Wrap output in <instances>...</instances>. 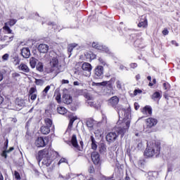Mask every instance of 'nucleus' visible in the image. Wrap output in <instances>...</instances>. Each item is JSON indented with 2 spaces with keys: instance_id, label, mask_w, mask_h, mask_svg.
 I'll return each mask as SVG.
<instances>
[{
  "instance_id": "obj_1",
  "label": "nucleus",
  "mask_w": 180,
  "mask_h": 180,
  "mask_svg": "<svg viewBox=\"0 0 180 180\" xmlns=\"http://www.w3.org/2000/svg\"><path fill=\"white\" fill-rule=\"evenodd\" d=\"M160 154H161V143L160 142H155L150 146H147L144 152V155L148 158H151L153 157L158 158Z\"/></svg>"
},
{
  "instance_id": "obj_2",
  "label": "nucleus",
  "mask_w": 180,
  "mask_h": 180,
  "mask_svg": "<svg viewBox=\"0 0 180 180\" xmlns=\"http://www.w3.org/2000/svg\"><path fill=\"white\" fill-rule=\"evenodd\" d=\"M45 125H43L40 128V131L42 134L47 135L50 133V127L53 126V120L50 118L44 119Z\"/></svg>"
},
{
  "instance_id": "obj_3",
  "label": "nucleus",
  "mask_w": 180,
  "mask_h": 180,
  "mask_svg": "<svg viewBox=\"0 0 180 180\" xmlns=\"http://www.w3.org/2000/svg\"><path fill=\"white\" fill-rule=\"evenodd\" d=\"M130 120H127V122H122L121 123V126L119 127L117 130V134L121 135V139H123L124 136V134H126V131L129 130V128L130 127Z\"/></svg>"
},
{
  "instance_id": "obj_4",
  "label": "nucleus",
  "mask_w": 180,
  "mask_h": 180,
  "mask_svg": "<svg viewBox=\"0 0 180 180\" xmlns=\"http://www.w3.org/2000/svg\"><path fill=\"white\" fill-rule=\"evenodd\" d=\"M94 79H102L103 78V66L98 65L95 68L94 72Z\"/></svg>"
},
{
  "instance_id": "obj_5",
  "label": "nucleus",
  "mask_w": 180,
  "mask_h": 180,
  "mask_svg": "<svg viewBox=\"0 0 180 180\" xmlns=\"http://www.w3.org/2000/svg\"><path fill=\"white\" fill-rule=\"evenodd\" d=\"M91 158L93 164L97 167H101V155L96 151H94L91 154Z\"/></svg>"
},
{
  "instance_id": "obj_6",
  "label": "nucleus",
  "mask_w": 180,
  "mask_h": 180,
  "mask_svg": "<svg viewBox=\"0 0 180 180\" xmlns=\"http://www.w3.org/2000/svg\"><path fill=\"white\" fill-rule=\"evenodd\" d=\"M49 144V138L48 137H38L35 141V146L39 148L42 147H46Z\"/></svg>"
},
{
  "instance_id": "obj_7",
  "label": "nucleus",
  "mask_w": 180,
  "mask_h": 180,
  "mask_svg": "<svg viewBox=\"0 0 180 180\" xmlns=\"http://www.w3.org/2000/svg\"><path fill=\"white\" fill-rule=\"evenodd\" d=\"M120 99L117 96H114L111 97L110 99L108 101V103L109 106H111L114 109H117V105H119Z\"/></svg>"
},
{
  "instance_id": "obj_8",
  "label": "nucleus",
  "mask_w": 180,
  "mask_h": 180,
  "mask_svg": "<svg viewBox=\"0 0 180 180\" xmlns=\"http://www.w3.org/2000/svg\"><path fill=\"white\" fill-rule=\"evenodd\" d=\"M158 123V120L154 117H148L146 120V124L147 129H153V127H155Z\"/></svg>"
},
{
  "instance_id": "obj_9",
  "label": "nucleus",
  "mask_w": 180,
  "mask_h": 180,
  "mask_svg": "<svg viewBox=\"0 0 180 180\" xmlns=\"http://www.w3.org/2000/svg\"><path fill=\"white\" fill-rule=\"evenodd\" d=\"M118 135L116 132H110L105 136V140L108 143H115L117 139Z\"/></svg>"
},
{
  "instance_id": "obj_10",
  "label": "nucleus",
  "mask_w": 180,
  "mask_h": 180,
  "mask_svg": "<svg viewBox=\"0 0 180 180\" xmlns=\"http://www.w3.org/2000/svg\"><path fill=\"white\" fill-rule=\"evenodd\" d=\"M93 49H96V50H100V51H105V53H109V49L108 47L101 45L98 42H93L91 44Z\"/></svg>"
},
{
  "instance_id": "obj_11",
  "label": "nucleus",
  "mask_w": 180,
  "mask_h": 180,
  "mask_svg": "<svg viewBox=\"0 0 180 180\" xmlns=\"http://www.w3.org/2000/svg\"><path fill=\"white\" fill-rule=\"evenodd\" d=\"M31 101H36L37 98V89L36 87H31L28 92Z\"/></svg>"
},
{
  "instance_id": "obj_12",
  "label": "nucleus",
  "mask_w": 180,
  "mask_h": 180,
  "mask_svg": "<svg viewBox=\"0 0 180 180\" xmlns=\"http://www.w3.org/2000/svg\"><path fill=\"white\" fill-rule=\"evenodd\" d=\"M62 101L65 105H71L72 103V96L70 94H64L62 96Z\"/></svg>"
},
{
  "instance_id": "obj_13",
  "label": "nucleus",
  "mask_w": 180,
  "mask_h": 180,
  "mask_svg": "<svg viewBox=\"0 0 180 180\" xmlns=\"http://www.w3.org/2000/svg\"><path fill=\"white\" fill-rule=\"evenodd\" d=\"M134 47H136V49H139L140 50L144 49L146 47L144 46V41H143V38L137 39L134 42Z\"/></svg>"
},
{
  "instance_id": "obj_14",
  "label": "nucleus",
  "mask_w": 180,
  "mask_h": 180,
  "mask_svg": "<svg viewBox=\"0 0 180 180\" xmlns=\"http://www.w3.org/2000/svg\"><path fill=\"white\" fill-rule=\"evenodd\" d=\"M71 144L75 148L77 149V151H81V147H79V145H78V141L77 140V135L73 134L72 136Z\"/></svg>"
},
{
  "instance_id": "obj_15",
  "label": "nucleus",
  "mask_w": 180,
  "mask_h": 180,
  "mask_svg": "<svg viewBox=\"0 0 180 180\" xmlns=\"http://www.w3.org/2000/svg\"><path fill=\"white\" fill-rule=\"evenodd\" d=\"M20 51V54L23 58H29L30 57V49L29 48L24 47Z\"/></svg>"
},
{
  "instance_id": "obj_16",
  "label": "nucleus",
  "mask_w": 180,
  "mask_h": 180,
  "mask_svg": "<svg viewBox=\"0 0 180 180\" xmlns=\"http://www.w3.org/2000/svg\"><path fill=\"white\" fill-rule=\"evenodd\" d=\"M143 115H148V116H151L153 115V108L150 105H146L141 110Z\"/></svg>"
},
{
  "instance_id": "obj_17",
  "label": "nucleus",
  "mask_w": 180,
  "mask_h": 180,
  "mask_svg": "<svg viewBox=\"0 0 180 180\" xmlns=\"http://www.w3.org/2000/svg\"><path fill=\"white\" fill-rule=\"evenodd\" d=\"M84 57H86V60H89V61H92V60H95L96 58V54L89 51L84 53Z\"/></svg>"
},
{
  "instance_id": "obj_18",
  "label": "nucleus",
  "mask_w": 180,
  "mask_h": 180,
  "mask_svg": "<svg viewBox=\"0 0 180 180\" xmlns=\"http://www.w3.org/2000/svg\"><path fill=\"white\" fill-rule=\"evenodd\" d=\"M38 51H39V53H47V51H49V45L46 44H40L38 46Z\"/></svg>"
},
{
  "instance_id": "obj_19",
  "label": "nucleus",
  "mask_w": 180,
  "mask_h": 180,
  "mask_svg": "<svg viewBox=\"0 0 180 180\" xmlns=\"http://www.w3.org/2000/svg\"><path fill=\"white\" fill-rule=\"evenodd\" d=\"M82 69L83 71H86L87 72H91L92 71V65L89 63L84 62L82 65Z\"/></svg>"
},
{
  "instance_id": "obj_20",
  "label": "nucleus",
  "mask_w": 180,
  "mask_h": 180,
  "mask_svg": "<svg viewBox=\"0 0 180 180\" xmlns=\"http://www.w3.org/2000/svg\"><path fill=\"white\" fill-rule=\"evenodd\" d=\"M51 162H53V158L49 156L44 158L42 161V164L45 165V167H50Z\"/></svg>"
},
{
  "instance_id": "obj_21",
  "label": "nucleus",
  "mask_w": 180,
  "mask_h": 180,
  "mask_svg": "<svg viewBox=\"0 0 180 180\" xmlns=\"http://www.w3.org/2000/svg\"><path fill=\"white\" fill-rule=\"evenodd\" d=\"M148 26V21L147 20V18L145 17L143 19H141V21L138 24V27H143L146 29Z\"/></svg>"
},
{
  "instance_id": "obj_22",
  "label": "nucleus",
  "mask_w": 180,
  "mask_h": 180,
  "mask_svg": "<svg viewBox=\"0 0 180 180\" xmlns=\"http://www.w3.org/2000/svg\"><path fill=\"white\" fill-rule=\"evenodd\" d=\"M18 69L20 71H23V72H26V73L30 72V68H29V66H27L25 63H20V65L18 66Z\"/></svg>"
},
{
  "instance_id": "obj_23",
  "label": "nucleus",
  "mask_w": 180,
  "mask_h": 180,
  "mask_svg": "<svg viewBox=\"0 0 180 180\" xmlns=\"http://www.w3.org/2000/svg\"><path fill=\"white\" fill-rule=\"evenodd\" d=\"M161 98H162V95L161 93H160V91H155L151 96V99H153V101H160Z\"/></svg>"
},
{
  "instance_id": "obj_24",
  "label": "nucleus",
  "mask_w": 180,
  "mask_h": 180,
  "mask_svg": "<svg viewBox=\"0 0 180 180\" xmlns=\"http://www.w3.org/2000/svg\"><path fill=\"white\" fill-rule=\"evenodd\" d=\"M50 65L53 68L58 67V57L54 56L53 58H52V59L50 61Z\"/></svg>"
},
{
  "instance_id": "obj_25",
  "label": "nucleus",
  "mask_w": 180,
  "mask_h": 180,
  "mask_svg": "<svg viewBox=\"0 0 180 180\" xmlns=\"http://www.w3.org/2000/svg\"><path fill=\"white\" fill-rule=\"evenodd\" d=\"M44 154H46V150L43 149L38 152L37 155V160L38 162H40L43 158H44Z\"/></svg>"
},
{
  "instance_id": "obj_26",
  "label": "nucleus",
  "mask_w": 180,
  "mask_h": 180,
  "mask_svg": "<svg viewBox=\"0 0 180 180\" xmlns=\"http://www.w3.org/2000/svg\"><path fill=\"white\" fill-rule=\"evenodd\" d=\"M86 126L90 128L94 127V126H95V120H94L93 118L86 119Z\"/></svg>"
},
{
  "instance_id": "obj_27",
  "label": "nucleus",
  "mask_w": 180,
  "mask_h": 180,
  "mask_svg": "<svg viewBox=\"0 0 180 180\" xmlns=\"http://www.w3.org/2000/svg\"><path fill=\"white\" fill-rule=\"evenodd\" d=\"M90 140L91 141V149L96 151L98 149V144L96 143V141L95 140L94 136H90Z\"/></svg>"
},
{
  "instance_id": "obj_28",
  "label": "nucleus",
  "mask_w": 180,
  "mask_h": 180,
  "mask_svg": "<svg viewBox=\"0 0 180 180\" xmlns=\"http://www.w3.org/2000/svg\"><path fill=\"white\" fill-rule=\"evenodd\" d=\"M108 82H100V83H95V82H93V85H101V86H106V85L108 86V87L110 89H113V86L112 85V83H110L108 84Z\"/></svg>"
},
{
  "instance_id": "obj_29",
  "label": "nucleus",
  "mask_w": 180,
  "mask_h": 180,
  "mask_svg": "<svg viewBox=\"0 0 180 180\" xmlns=\"http://www.w3.org/2000/svg\"><path fill=\"white\" fill-rule=\"evenodd\" d=\"M57 112L59 113V115H65L68 110L65 109V108L60 106L57 108Z\"/></svg>"
},
{
  "instance_id": "obj_30",
  "label": "nucleus",
  "mask_w": 180,
  "mask_h": 180,
  "mask_svg": "<svg viewBox=\"0 0 180 180\" xmlns=\"http://www.w3.org/2000/svg\"><path fill=\"white\" fill-rule=\"evenodd\" d=\"M98 148L100 154H105L106 153V145L105 143H101Z\"/></svg>"
},
{
  "instance_id": "obj_31",
  "label": "nucleus",
  "mask_w": 180,
  "mask_h": 180,
  "mask_svg": "<svg viewBox=\"0 0 180 180\" xmlns=\"http://www.w3.org/2000/svg\"><path fill=\"white\" fill-rule=\"evenodd\" d=\"M36 68L39 72H43V71H44V66L43 65V63L39 62L36 65Z\"/></svg>"
},
{
  "instance_id": "obj_32",
  "label": "nucleus",
  "mask_w": 180,
  "mask_h": 180,
  "mask_svg": "<svg viewBox=\"0 0 180 180\" xmlns=\"http://www.w3.org/2000/svg\"><path fill=\"white\" fill-rule=\"evenodd\" d=\"M36 64H37V59L34 57L31 58L30 59V65L31 68H35Z\"/></svg>"
},
{
  "instance_id": "obj_33",
  "label": "nucleus",
  "mask_w": 180,
  "mask_h": 180,
  "mask_svg": "<svg viewBox=\"0 0 180 180\" xmlns=\"http://www.w3.org/2000/svg\"><path fill=\"white\" fill-rule=\"evenodd\" d=\"M16 22H18V20L16 19H10L7 22H5V24L7 25V26H11V27H12V26H15V25H16Z\"/></svg>"
},
{
  "instance_id": "obj_34",
  "label": "nucleus",
  "mask_w": 180,
  "mask_h": 180,
  "mask_svg": "<svg viewBox=\"0 0 180 180\" xmlns=\"http://www.w3.org/2000/svg\"><path fill=\"white\" fill-rule=\"evenodd\" d=\"M147 79H148V81H150V82L148 84V86H150V88L152 86H154V85H155V84H157V79H153V82H151V76H148Z\"/></svg>"
},
{
  "instance_id": "obj_35",
  "label": "nucleus",
  "mask_w": 180,
  "mask_h": 180,
  "mask_svg": "<svg viewBox=\"0 0 180 180\" xmlns=\"http://www.w3.org/2000/svg\"><path fill=\"white\" fill-rule=\"evenodd\" d=\"M3 30H4L8 34H12V30H11V27H9L6 24H4Z\"/></svg>"
},
{
  "instance_id": "obj_36",
  "label": "nucleus",
  "mask_w": 180,
  "mask_h": 180,
  "mask_svg": "<svg viewBox=\"0 0 180 180\" xmlns=\"http://www.w3.org/2000/svg\"><path fill=\"white\" fill-rule=\"evenodd\" d=\"M50 86H46L45 89L42 91V96H44V98H46V96H47V94L49 91H50Z\"/></svg>"
},
{
  "instance_id": "obj_37",
  "label": "nucleus",
  "mask_w": 180,
  "mask_h": 180,
  "mask_svg": "<svg viewBox=\"0 0 180 180\" xmlns=\"http://www.w3.org/2000/svg\"><path fill=\"white\" fill-rule=\"evenodd\" d=\"M77 46V44H71L68 46V53H72V50H74V49H75V47Z\"/></svg>"
},
{
  "instance_id": "obj_38",
  "label": "nucleus",
  "mask_w": 180,
  "mask_h": 180,
  "mask_svg": "<svg viewBox=\"0 0 180 180\" xmlns=\"http://www.w3.org/2000/svg\"><path fill=\"white\" fill-rule=\"evenodd\" d=\"M11 77H12L13 81H18V78H19V77H20V74H19L18 72H14V73H12Z\"/></svg>"
},
{
  "instance_id": "obj_39",
  "label": "nucleus",
  "mask_w": 180,
  "mask_h": 180,
  "mask_svg": "<svg viewBox=\"0 0 180 180\" xmlns=\"http://www.w3.org/2000/svg\"><path fill=\"white\" fill-rule=\"evenodd\" d=\"M163 88L165 91H169L171 89V85L168 82L163 83Z\"/></svg>"
},
{
  "instance_id": "obj_40",
  "label": "nucleus",
  "mask_w": 180,
  "mask_h": 180,
  "mask_svg": "<svg viewBox=\"0 0 180 180\" xmlns=\"http://www.w3.org/2000/svg\"><path fill=\"white\" fill-rule=\"evenodd\" d=\"M8 144H9V140L8 139V138H6L5 141L4 143L3 150H8Z\"/></svg>"
},
{
  "instance_id": "obj_41",
  "label": "nucleus",
  "mask_w": 180,
  "mask_h": 180,
  "mask_svg": "<svg viewBox=\"0 0 180 180\" xmlns=\"http://www.w3.org/2000/svg\"><path fill=\"white\" fill-rule=\"evenodd\" d=\"M35 84L36 85H43V84H44V81L41 79H36Z\"/></svg>"
},
{
  "instance_id": "obj_42",
  "label": "nucleus",
  "mask_w": 180,
  "mask_h": 180,
  "mask_svg": "<svg viewBox=\"0 0 180 180\" xmlns=\"http://www.w3.org/2000/svg\"><path fill=\"white\" fill-rule=\"evenodd\" d=\"M77 117H72L70 118L69 122V126L72 127L74 124V122L77 120Z\"/></svg>"
},
{
  "instance_id": "obj_43",
  "label": "nucleus",
  "mask_w": 180,
  "mask_h": 180,
  "mask_svg": "<svg viewBox=\"0 0 180 180\" xmlns=\"http://www.w3.org/2000/svg\"><path fill=\"white\" fill-rule=\"evenodd\" d=\"M88 171L89 174H95V167H94V165H91L89 167Z\"/></svg>"
},
{
  "instance_id": "obj_44",
  "label": "nucleus",
  "mask_w": 180,
  "mask_h": 180,
  "mask_svg": "<svg viewBox=\"0 0 180 180\" xmlns=\"http://www.w3.org/2000/svg\"><path fill=\"white\" fill-rule=\"evenodd\" d=\"M139 94H143V91L141 89H137L134 91V96H137Z\"/></svg>"
},
{
  "instance_id": "obj_45",
  "label": "nucleus",
  "mask_w": 180,
  "mask_h": 180,
  "mask_svg": "<svg viewBox=\"0 0 180 180\" xmlns=\"http://www.w3.org/2000/svg\"><path fill=\"white\" fill-rule=\"evenodd\" d=\"M9 60V55L8 53H5L2 56V61H8Z\"/></svg>"
},
{
  "instance_id": "obj_46",
  "label": "nucleus",
  "mask_w": 180,
  "mask_h": 180,
  "mask_svg": "<svg viewBox=\"0 0 180 180\" xmlns=\"http://www.w3.org/2000/svg\"><path fill=\"white\" fill-rule=\"evenodd\" d=\"M84 98L87 99V101H92L93 98L89 95V93H86L84 94Z\"/></svg>"
},
{
  "instance_id": "obj_47",
  "label": "nucleus",
  "mask_w": 180,
  "mask_h": 180,
  "mask_svg": "<svg viewBox=\"0 0 180 180\" xmlns=\"http://www.w3.org/2000/svg\"><path fill=\"white\" fill-rule=\"evenodd\" d=\"M8 151L6 150H3L1 155V157H4V158H8Z\"/></svg>"
},
{
  "instance_id": "obj_48",
  "label": "nucleus",
  "mask_w": 180,
  "mask_h": 180,
  "mask_svg": "<svg viewBox=\"0 0 180 180\" xmlns=\"http://www.w3.org/2000/svg\"><path fill=\"white\" fill-rule=\"evenodd\" d=\"M47 74H51V72H54V68L51 66L49 68L46 69Z\"/></svg>"
},
{
  "instance_id": "obj_49",
  "label": "nucleus",
  "mask_w": 180,
  "mask_h": 180,
  "mask_svg": "<svg viewBox=\"0 0 180 180\" xmlns=\"http://www.w3.org/2000/svg\"><path fill=\"white\" fill-rule=\"evenodd\" d=\"M14 175H15V179H21L20 174H19V173L18 172V171H15V172H14Z\"/></svg>"
},
{
  "instance_id": "obj_50",
  "label": "nucleus",
  "mask_w": 180,
  "mask_h": 180,
  "mask_svg": "<svg viewBox=\"0 0 180 180\" xmlns=\"http://www.w3.org/2000/svg\"><path fill=\"white\" fill-rule=\"evenodd\" d=\"M56 101H57L58 103H61V94H57Z\"/></svg>"
},
{
  "instance_id": "obj_51",
  "label": "nucleus",
  "mask_w": 180,
  "mask_h": 180,
  "mask_svg": "<svg viewBox=\"0 0 180 180\" xmlns=\"http://www.w3.org/2000/svg\"><path fill=\"white\" fill-rule=\"evenodd\" d=\"M98 61L100 63V64H101V65H106V62H105V60H103V58H98Z\"/></svg>"
},
{
  "instance_id": "obj_52",
  "label": "nucleus",
  "mask_w": 180,
  "mask_h": 180,
  "mask_svg": "<svg viewBox=\"0 0 180 180\" xmlns=\"http://www.w3.org/2000/svg\"><path fill=\"white\" fill-rule=\"evenodd\" d=\"M116 85L117 89H122V83L119 80L116 82Z\"/></svg>"
},
{
  "instance_id": "obj_53",
  "label": "nucleus",
  "mask_w": 180,
  "mask_h": 180,
  "mask_svg": "<svg viewBox=\"0 0 180 180\" xmlns=\"http://www.w3.org/2000/svg\"><path fill=\"white\" fill-rule=\"evenodd\" d=\"M162 33L164 36H167L169 33V31H168V29L165 28Z\"/></svg>"
},
{
  "instance_id": "obj_54",
  "label": "nucleus",
  "mask_w": 180,
  "mask_h": 180,
  "mask_svg": "<svg viewBox=\"0 0 180 180\" xmlns=\"http://www.w3.org/2000/svg\"><path fill=\"white\" fill-rule=\"evenodd\" d=\"M134 105L135 110H139V109H140V105H139V103H134Z\"/></svg>"
},
{
  "instance_id": "obj_55",
  "label": "nucleus",
  "mask_w": 180,
  "mask_h": 180,
  "mask_svg": "<svg viewBox=\"0 0 180 180\" xmlns=\"http://www.w3.org/2000/svg\"><path fill=\"white\" fill-rule=\"evenodd\" d=\"M130 67H131V68H133V69L137 68L138 65H137V63H132L130 64Z\"/></svg>"
},
{
  "instance_id": "obj_56",
  "label": "nucleus",
  "mask_w": 180,
  "mask_h": 180,
  "mask_svg": "<svg viewBox=\"0 0 180 180\" xmlns=\"http://www.w3.org/2000/svg\"><path fill=\"white\" fill-rule=\"evenodd\" d=\"M65 161V158H62L59 162H58V165H60V164H63V162H64Z\"/></svg>"
},
{
  "instance_id": "obj_57",
  "label": "nucleus",
  "mask_w": 180,
  "mask_h": 180,
  "mask_svg": "<svg viewBox=\"0 0 180 180\" xmlns=\"http://www.w3.org/2000/svg\"><path fill=\"white\" fill-rule=\"evenodd\" d=\"M87 103H88V105H89V106H91V108L92 107H94V106H95V103L94 102H93V101H89V102H87Z\"/></svg>"
},
{
  "instance_id": "obj_58",
  "label": "nucleus",
  "mask_w": 180,
  "mask_h": 180,
  "mask_svg": "<svg viewBox=\"0 0 180 180\" xmlns=\"http://www.w3.org/2000/svg\"><path fill=\"white\" fill-rule=\"evenodd\" d=\"M13 150H15L14 147H11L9 148V149H6L7 153L9 154V153H12V151H13Z\"/></svg>"
},
{
  "instance_id": "obj_59",
  "label": "nucleus",
  "mask_w": 180,
  "mask_h": 180,
  "mask_svg": "<svg viewBox=\"0 0 180 180\" xmlns=\"http://www.w3.org/2000/svg\"><path fill=\"white\" fill-rule=\"evenodd\" d=\"M135 78L136 81H140V79H141V76H140V74H138L135 76Z\"/></svg>"
},
{
  "instance_id": "obj_60",
  "label": "nucleus",
  "mask_w": 180,
  "mask_h": 180,
  "mask_svg": "<svg viewBox=\"0 0 180 180\" xmlns=\"http://www.w3.org/2000/svg\"><path fill=\"white\" fill-rule=\"evenodd\" d=\"M115 81H116V77H112L108 82L112 84V82H115Z\"/></svg>"
},
{
  "instance_id": "obj_61",
  "label": "nucleus",
  "mask_w": 180,
  "mask_h": 180,
  "mask_svg": "<svg viewBox=\"0 0 180 180\" xmlns=\"http://www.w3.org/2000/svg\"><path fill=\"white\" fill-rule=\"evenodd\" d=\"M62 84H70V81L67 79H62Z\"/></svg>"
},
{
  "instance_id": "obj_62",
  "label": "nucleus",
  "mask_w": 180,
  "mask_h": 180,
  "mask_svg": "<svg viewBox=\"0 0 180 180\" xmlns=\"http://www.w3.org/2000/svg\"><path fill=\"white\" fill-rule=\"evenodd\" d=\"M3 102H4V97H2V96L0 95V105H1Z\"/></svg>"
},
{
  "instance_id": "obj_63",
  "label": "nucleus",
  "mask_w": 180,
  "mask_h": 180,
  "mask_svg": "<svg viewBox=\"0 0 180 180\" xmlns=\"http://www.w3.org/2000/svg\"><path fill=\"white\" fill-rule=\"evenodd\" d=\"M73 85H75V86H77L79 85V82H74Z\"/></svg>"
},
{
  "instance_id": "obj_64",
  "label": "nucleus",
  "mask_w": 180,
  "mask_h": 180,
  "mask_svg": "<svg viewBox=\"0 0 180 180\" xmlns=\"http://www.w3.org/2000/svg\"><path fill=\"white\" fill-rule=\"evenodd\" d=\"M0 180H4V175H2V172H0Z\"/></svg>"
}]
</instances>
